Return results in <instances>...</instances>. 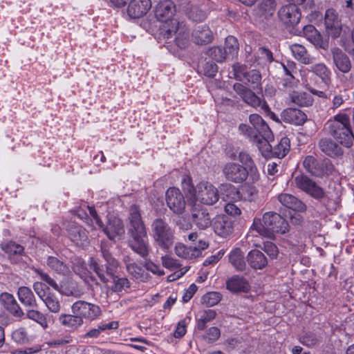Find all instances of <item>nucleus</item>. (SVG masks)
Masks as SVG:
<instances>
[{"mask_svg":"<svg viewBox=\"0 0 354 354\" xmlns=\"http://www.w3.org/2000/svg\"><path fill=\"white\" fill-rule=\"evenodd\" d=\"M68 236L77 246L84 247L88 243L86 230L82 226L72 225L68 230Z\"/></svg>","mask_w":354,"mask_h":354,"instance_id":"obj_26","label":"nucleus"},{"mask_svg":"<svg viewBox=\"0 0 354 354\" xmlns=\"http://www.w3.org/2000/svg\"><path fill=\"white\" fill-rule=\"evenodd\" d=\"M213 228L216 234L227 238L234 232V221L228 216H218L214 221Z\"/></svg>","mask_w":354,"mask_h":354,"instance_id":"obj_17","label":"nucleus"},{"mask_svg":"<svg viewBox=\"0 0 354 354\" xmlns=\"http://www.w3.org/2000/svg\"><path fill=\"white\" fill-rule=\"evenodd\" d=\"M307 70L319 77L321 82L326 86H328L331 84L332 73L330 69L325 64L317 63L313 64Z\"/></svg>","mask_w":354,"mask_h":354,"instance_id":"obj_23","label":"nucleus"},{"mask_svg":"<svg viewBox=\"0 0 354 354\" xmlns=\"http://www.w3.org/2000/svg\"><path fill=\"white\" fill-rule=\"evenodd\" d=\"M222 173L227 180L234 183H242L248 176L250 177L247 168L232 162H227L223 165Z\"/></svg>","mask_w":354,"mask_h":354,"instance_id":"obj_11","label":"nucleus"},{"mask_svg":"<svg viewBox=\"0 0 354 354\" xmlns=\"http://www.w3.org/2000/svg\"><path fill=\"white\" fill-rule=\"evenodd\" d=\"M234 90L243 99V100L252 107L261 105V99L250 89L240 83L234 84Z\"/></svg>","mask_w":354,"mask_h":354,"instance_id":"obj_20","label":"nucleus"},{"mask_svg":"<svg viewBox=\"0 0 354 354\" xmlns=\"http://www.w3.org/2000/svg\"><path fill=\"white\" fill-rule=\"evenodd\" d=\"M192 218L194 223L201 229L208 227L212 223L211 217L205 209L194 210Z\"/></svg>","mask_w":354,"mask_h":354,"instance_id":"obj_34","label":"nucleus"},{"mask_svg":"<svg viewBox=\"0 0 354 354\" xmlns=\"http://www.w3.org/2000/svg\"><path fill=\"white\" fill-rule=\"evenodd\" d=\"M317 161L313 156H307L304 160V166L306 169L312 175L319 176L322 171L317 168Z\"/></svg>","mask_w":354,"mask_h":354,"instance_id":"obj_49","label":"nucleus"},{"mask_svg":"<svg viewBox=\"0 0 354 354\" xmlns=\"http://www.w3.org/2000/svg\"><path fill=\"white\" fill-rule=\"evenodd\" d=\"M151 232L154 241L163 249L168 250L174 242V230L162 218H156L151 223Z\"/></svg>","mask_w":354,"mask_h":354,"instance_id":"obj_6","label":"nucleus"},{"mask_svg":"<svg viewBox=\"0 0 354 354\" xmlns=\"http://www.w3.org/2000/svg\"><path fill=\"white\" fill-rule=\"evenodd\" d=\"M126 269L129 274L136 280L145 282L149 279L148 273L134 262L127 263Z\"/></svg>","mask_w":354,"mask_h":354,"instance_id":"obj_36","label":"nucleus"},{"mask_svg":"<svg viewBox=\"0 0 354 354\" xmlns=\"http://www.w3.org/2000/svg\"><path fill=\"white\" fill-rule=\"evenodd\" d=\"M278 214L274 212H268L263 215L261 219L254 218L252 227L259 234L267 238H273L274 233L285 234L288 229L286 214L279 210Z\"/></svg>","mask_w":354,"mask_h":354,"instance_id":"obj_4","label":"nucleus"},{"mask_svg":"<svg viewBox=\"0 0 354 354\" xmlns=\"http://www.w3.org/2000/svg\"><path fill=\"white\" fill-rule=\"evenodd\" d=\"M151 7V0H132L128 6L127 12L131 18H139L145 15Z\"/></svg>","mask_w":354,"mask_h":354,"instance_id":"obj_19","label":"nucleus"},{"mask_svg":"<svg viewBox=\"0 0 354 354\" xmlns=\"http://www.w3.org/2000/svg\"><path fill=\"white\" fill-rule=\"evenodd\" d=\"M72 312L79 315L82 319L84 317L90 320L96 319L101 315L100 306L82 300H79L73 304Z\"/></svg>","mask_w":354,"mask_h":354,"instance_id":"obj_12","label":"nucleus"},{"mask_svg":"<svg viewBox=\"0 0 354 354\" xmlns=\"http://www.w3.org/2000/svg\"><path fill=\"white\" fill-rule=\"evenodd\" d=\"M333 63L337 68L343 73L351 71V62L349 57L339 48H334L331 50Z\"/></svg>","mask_w":354,"mask_h":354,"instance_id":"obj_22","label":"nucleus"},{"mask_svg":"<svg viewBox=\"0 0 354 354\" xmlns=\"http://www.w3.org/2000/svg\"><path fill=\"white\" fill-rule=\"evenodd\" d=\"M222 295L218 292H209L202 297V303L207 306H214L219 303Z\"/></svg>","mask_w":354,"mask_h":354,"instance_id":"obj_50","label":"nucleus"},{"mask_svg":"<svg viewBox=\"0 0 354 354\" xmlns=\"http://www.w3.org/2000/svg\"><path fill=\"white\" fill-rule=\"evenodd\" d=\"M305 0H289V23L297 24L300 20L301 14L296 5L301 4Z\"/></svg>","mask_w":354,"mask_h":354,"instance_id":"obj_44","label":"nucleus"},{"mask_svg":"<svg viewBox=\"0 0 354 354\" xmlns=\"http://www.w3.org/2000/svg\"><path fill=\"white\" fill-rule=\"evenodd\" d=\"M128 234L130 236L129 245L141 257L145 259L150 251V245L146 226L142 221L140 209L133 205L129 208Z\"/></svg>","mask_w":354,"mask_h":354,"instance_id":"obj_3","label":"nucleus"},{"mask_svg":"<svg viewBox=\"0 0 354 354\" xmlns=\"http://www.w3.org/2000/svg\"><path fill=\"white\" fill-rule=\"evenodd\" d=\"M275 7L274 0H263L258 5L256 10L257 15L260 17L267 19L273 15Z\"/></svg>","mask_w":354,"mask_h":354,"instance_id":"obj_39","label":"nucleus"},{"mask_svg":"<svg viewBox=\"0 0 354 354\" xmlns=\"http://www.w3.org/2000/svg\"><path fill=\"white\" fill-rule=\"evenodd\" d=\"M176 13V6L171 0L160 1L154 8L155 17L159 21L165 23L161 28V34L165 28L171 27V21H176L173 17Z\"/></svg>","mask_w":354,"mask_h":354,"instance_id":"obj_9","label":"nucleus"},{"mask_svg":"<svg viewBox=\"0 0 354 354\" xmlns=\"http://www.w3.org/2000/svg\"><path fill=\"white\" fill-rule=\"evenodd\" d=\"M46 264L52 270L59 274L66 275L70 272L68 266L55 257H48Z\"/></svg>","mask_w":354,"mask_h":354,"instance_id":"obj_37","label":"nucleus"},{"mask_svg":"<svg viewBox=\"0 0 354 354\" xmlns=\"http://www.w3.org/2000/svg\"><path fill=\"white\" fill-rule=\"evenodd\" d=\"M319 147L322 152L332 158L339 157L344 153L342 148L329 138L320 140Z\"/></svg>","mask_w":354,"mask_h":354,"instance_id":"obj_25","label":"nucleus"},{"mask_svg":"<svg viewBox=\"0 0 354 354\" xmlns=\"http://www.w3.org/2000/svg\"><path fill=\"white\" fill-rule=\"evenodd\" d=\"M247 261L254 269H263L268 264V260L263 252L258 250H251L248 256Z\"/></svg>","mask_w":354,"mask_h":354,"instance_id":"obj_28","label":"nucleus"},{"mask_svg":"<svg viewBox=\"0 0 354 354\" xmlns=\"http://www.w3.org/2000/svg\"><path fill=\"white\" fill-rule=\"evenodd\" d=\"M194 42L198 45L206 44L212 41L213 35L206 26H198L193 32Z\"/></svg>","mask_w":354,"mask_h":354,"instance_id":"obj_30","label":"nucleus"},{"mask_svg":"<svg viewBox=\"0 0 354 354\" xmlns=\"http://www.w3.org/2000/svg\"><path fill=\"white\" fill-rule=\"evenodd\" d=\"M224 50L227 56H235L238 54L239 45L237 39L234 36H228L225 39Z\"/></svg>","mask_w":354,"mask_h":354,"instance_id":"obj_46","label":"nucleus"},{"mask_svg":"<svg viewBox=\"0 0 354 354\" xmlns=\"http://www.w3.org/2000/svg\"><path fill=\"white\" fill-rule=\"evenodd\" d=\"M239 160L245 168H247L248 172L250 173V178L253 183L259 179V173L256 167L254 162L251 156L246 152L241 151L239 154Z\"/></svg>","mask_w":354,"mask_h":354,"instance_id":"obj_24","label":"nucleus"},{"mask_svg":"<svg viewBox=\"0 0 354 354\" xmlns=\"http://www.w3.org/2000/svg\"><path fill=\"white\" fill-rule=\"evenodd\" d=\"M347 100V95L345 92L340 91L335 94L332 100V106L330 109L335 111V109L340 107L344 102Z\"/></svg>","mask_w":354,"mask_h":354,"instance_id":"obj_57","label":"nucleus"},{"mask_svg":"<svg viewBox=\"0 0 354 354\" xmlns=\"http://www.w3.org/2000/svg\"><path fill=\"white\" fill-rule=\"evenodd\" d=\"M230 262L237 270L242 271L245 267L244 255L240 248L232 250L229 254Z\"/></svg>","mask_w":354,"mask_h":354,"instance_id":"obj_41","label":"nucleus"},{"mask_svg":"<svg viewBox=\"0 0 354 354\" xmlns=\"http://www.w3.org/2000/svg\"><path fill=\"white\" fill-rule=\"evenodd\" d=\"M289 210L304 212L306 210V205L301 201L289 194Z\"/></svg>","mask_w":354,"mask_h":354,"instance_id":"obj_52","label":"nucleus"},{"mask_svg":"<svg viewBox=\"0 0 354 354\" xmlns=\"http://www.w3.org/2000/svg\"><path fill=\"white\" fill-rule=\"evenodd\" d=\"M263 250L272 259L276 258L278 254L277 247L270 241L263 243Z\"/></svg>","mask_w":354,"mask_h":354,"instance_id":"obj_63","label":"nucleus"},{"mask_svg":"<svg viewBox=\"0 0 354 354\" xmlns=\"http://www.w3.org/2000/svg\"><path fill=\"white\" fill-rule=\"evenodd\" d=\"M174 250L177 256L185 259H194L200 257V250H195L193 247H187L182 243L176 244Z\"/></svg>","mask_w":354,"mask_h":354,"instance_id":"obj_35","label":"nucleus"},{"mask_svg":"<svg viewBox=\"0 0 354 354\" xmlns=\"http://www.w3.org/2000/svg\"><path fill=\"white\" fill-rule=\"evenodd\" d=\"M322 340L320 335L315 332H306L300 335L299 342L304 346L313 347L318 345Z\"/></svg>","mask_w":354,"mask_h":354,"instance_id":"obj_43","label":"nucleus"},{"mask_svg":"<svg viewBox=\"0 0 354 354\" xmlns=\"http://www.w3.org/2000/svg\"><path fill=\"white\" fill-rule=\"evenodd\" d=\"M207 55L217 62H223L227 57L226 51L221 46H214L207 51Z\"/></svg>","mask_w":354,"mask_h":354,"instance_id":"obj_48","label":"nucleus"},{"mask_svg":"<svg viewBox=\"0 0 354 354\" xmlns=\"http://www.w3.org/2000/svg\"><path fill=\"white\" fill-rule=\"evenodd\" d=\"M216 313L214 310H207L203 311L197 320V328L199 330H203L206 324L215 319Z\"/></svg>","mask_w":354,"mask_h":354,"instance_id":"obj_47","label":"nucleus"},{"mask_svg":"<svg viewBox=\"0 0 354 354\" xmlns=\"http://www.w3.org/2000/svg\"><path fill=\"white\" fill-rule=\"evenodd\" d=\"M291 102L299 106H308L313 104V99L305 92L293 91L290 95Z\"/></svg>","mask_w":354,"mask_h":354,"instance_id":"obj_42","label":"nucleus"},{"mask_svg":"<svg viewBox=\"0 0 354 354\" xmlns=\"http://www.w3.org/2000/svg\"><path fill=\"white\" fill-rule=\"evenodd\" d=\"M194 198L206 205H212L219 199L217 188L207 181H202L196 187Z\"/></svg>","mask_w":354,"mask_h":354,"instance_id":"obj_8","label":"nucleus"},{"mask_svg":"<svg viewBox=\"0 0 354 354\" xmlns=\"http://www.w3.org/2000/svg\"><path fill=\"white\" fill-rule=\"evenodd\" d=\"M306 120V115L299 109L289 107V124H303Z\"/></svg>","mask_w":354,"mask_h":354,"instance_id":"obj_45","label":"nucleus"},{"mask_svg":"<svg viewBox=\"0 0 354 354\" xmlns=\"http://www.w3.org/2000/svg\"><path fill=\"white\" fill-rule=\"evenodd\" d=\"M143 266L147 270L152 272L154 274L161 276L165 274L164 270L160 268V266L153 263L150 260H146Z\"/></svg>","mask_w":354,"mask_h":354,"instance_id":"obj_60","label":"nucleus"},{"mask_svg":"<svg viewBox=\"0 0 354 354\" xmlns=\"http://www.w3.org/2000/svg\"><path fill=\"white\" fill-rule=\"evenodd\" d=\"M289 84H291L292 86H297L299 80L297 77V72L295 71V69L296 68V64L293 62L289 61Z\"/></svg>","mask_w":354,"mask_h":354,"instance_id":"obj_62","label":"nucleus"},{"mask_svg":"<svg viewBox=\"0 0 354 354\" xmlns=\"http://www.w3.org/2000/svg\"><path fill=\"white\" fill-rule=\"evenodd\" d=\"M292 55L295 59L304 64H310L313 63V59L310 58L304 46L300 44H294L290 46Z\"/></svg>","mask_w":354,"mask_h":354,"instance_id":"obj_40","label":"nucleus"},{"mask_svg":"<svg viewBox=\"0 0 354 354\" xmlns=\"http://www.w3.org/2000/svg\"><path fill=\"white\" fill-rule=\"evenodd\" d=\"M328 133L340 145L349 148L354 142L351 121L346 113H338L328 120L326 124Z\"/></svg>","mask_w":354,"mask_h":354,"instance_id":"obj_5","label":"nucleus"},{"mask_svg":"<svg viewBox=\"0 0 354 354\" xmlns=\"http://www.w3.org/2000/svg\"><path fill=\"white\" fill-rule=\"evenodd\" d=\"M0 300L4 308L15 317L21 318L24 315L23 310L12 294L8 292L1 293Z\"/></svg>","mask_w":354,"mask_h":354,"instance_id":"obj_18","label":"nucleus"},{"mask_svg":"<svg viewBox=\"0 0 354 354\" xmlns=\"http://www.w3.org/2000/svg\"><path fill=\"white\" fill-rule=\"evenodd\" d=\"M0 248L11 259H17L24 254V247L12 241L0 243Z\"/></svg>","mask_w":354,"mask_h":354,"instance_id":"obj_29","label":"nucleus"},{"mask_svg":"<svg viewBox=\"0 0 354 354\" xmlns=\"http://www.w3.org/2000/svg\"><path fill=\"white\" fill-rule=\"evenodd\" d=\"M249 121L254 129L246 124H241L239 127V131L250 141L257 145L264 157L271 156L272 149L270 142L274 140V135L270 128L258 114H251Z\"/></svg>","mask_w":354,"mask_h":354,"instance_id":"obj_2","label":"nucleus"},{"mask_svg":"<svg viewBox=\"0 0 354 354\" xmlns=\"http://www.w3.org/2000/svg\"><path fill=\"white\" fill-rule=\"evenodd\" d=\"M226 288L231 292H248L250 286L248 281L243 277L234 275L226 281Z\"/></svg>","mask_w":354,"mask_h":354,"instance_id":"obj_21","label":"nucleus"},{"mask_svg":"<svg viewBox=\"0 0 354 354\" xmlns=\"http://www.w3.org/2000/svg\"><path fill=\"white\" fill-rule=\"evenodd\" d=\"M35 273L39 277V278L45 281L49 286L52 287L54 290H59V286L58 283L50 277V275L40 269H35Z\"/></svg>","mask_w":354,"mask_h":354,"instance_id":"obj_54","label":"nucleus"},{"mask_svg":"<svg viewBox=\"0 0 354 354\" xmlns=\"http://www.w3.org/2000/svg\"><path fill=\"white\" fill-rule=\"evenodd\" d=\"M258 191L254 187H248L243 189L242 198L249 201H254L257 196Z\"/></svg>","mask_w":354,"mask_h":354,"instance_id":"obj_64","label":"nucleus"},{"mask_svg":"<svg viewBox=\"0 0 354 354\" xmlns=\"http://www.w3.org/2000/svg\"><path fill=\"white\" fill-rule=\"evenodd\" d=\"M236 78L240 81L243 80L241 78V75L247 82L251 83L252 84L258 85L261 82V76L259 71L252 70L249 72H244L243 68L241 67L238 70L234 68Z\"/></svg>","mask_w":354,"mask_h":354,"instance_id":"obj_32","label":"nucleus"},{"mask_svg":"<svg viewBox=\"0 0 354 354\" xmlns=\"http://www.w3.org/2000/svg\"><path fill=\"white\" fill-rule=\"evenodd\" d=\"M57 291L64 295L76 298L80 297L84 293L83 290L75 282L71 281L64 282Z\"/></svg>","mask_w":354,"mask_h":354,"instance_id":"obj_31","label":"nucleus"},{"mask_svg":"<svg viewBox=\"0 0 354 354\" xmlns=\"http://www.w3.org/2000/svg\"><path fill=\"white\" fill-rule=\"evenodd\" d=\"M162 263L165 268H168L169 270H175L180 266L178 260L169 256L162 257Z\"/></svg>","mask_w":354,"mask_h":354,"instance_id":"obj_61","label":"nucleus"},{"mask_svg":"<svg viewBox=\"0 0 354 354\" xmlns=\"http://www.w3.org/2000/svg\"><path fill=\"white\" fill-rule=\"evenodd\" d=\"M288 145V139L286 138H283L281 140V142L277 145V147L274 149V154L279 158H283L286 155V146Z\"/></svg>","mask_w":354,"mask_h":354,"instance_id":"obj_59","label":"nucleus"},{"mask_svg":"<svg viewBox=\"0 0 354 354\" xmlns=\"http://www.w3.org/2000/svg\"><path fill=\"white\" fill-rule=\"evenodd\" d=\"M17 296L19 301L26 307L37 308L38 304L32 290L27 286L18 288Z\"/></svg>","mask_w":354,"mask_h":354,"instance_id":"obj_27","label":"nucleus"},{"mask_svg":"<svg viewBox=\"0 0 354 354\" xmlns=\"http://www.w3.org/2000/svg\"><path fill=\"white\" fill-rule=\"evenodd\" d=\"M295 183L299 189L317 200H321L325 196L322 187L316 184L306 176L299 175L295 177Z\"/></svg>","mask_w":354,"mask_h":354,"instance_id":"obj_13","label":"nucleus"},{"mask_svg":"<svg viewBox=\"0 0 354 354\" xmlns=\"http://www.w3.org/2000/svg\"><path fill=\"white\" fill-rule=\"evenodd\" d=\"M171 27L164 29V32L162 33L163 37L169 39L176 35L175 42L176 44L181 49H185L189 44V34L188 29L183 24H180L177 21H171Z\"/></svg>","mask_w":354,"mask_h":354,"instance_id":"obj_10","label":"nucleus"},{"mask_svg":"<svg viewBox=\"0 0 354 354\" xmlns=\"http://www.w3.org/2000/svg\"><path fill=\"white\" fill-rule=\"evenodd\" d=\"M166 201L167 206L175 214L183 213L186 202L183 194L179 189L170 187L166 192Z\"/></svg>","mask_w":354,"mask_h":354,"instance_id":"obj_14","label":"nucleus"},{"mask_svg":"<svg viewBox=\"0 0 354 354\" xmlns=\"http://www.w3.org/2000/svg\"><path fill=\"white\" fill-rule=\"evenodd\" d=\"M112 248L113 245L111 243L107 241H102L100 251L106 263L102 265L98 261L91 259L90 266L102 282L106 283L111 279L113 281V284L111 289L113 292L127 291L131 286L130 282L125 277H118L115 275L119 263L111 254V249Z\"/></svg>","mask_w":354,"mask_h":354,"instance_id":"obj_1","label":"nucleus"},{"mask_svg":"<svg viewBox=\"0 0 354 354\" xmlns=\"http://www.w3.org/2000/svg\"><path fill=\"white\" fill-rule=\"evenodd\" d=\"M189 18L194 21H201L205 17V15L196 6H193L191 8L190 10L188 12Z\"/></svg>","mask_w":354,"mask_h":354,"instance_id":"obj_58","label":"nucleus"},{"mask_svg":"<svg viewBox=\"0 0 354 354\" xmlns=\"http://www.w3.org/2000/svg\"><path fill=\"white\" fill-rule=\"evenodd\" d=\"M59 322L62 325L71 330H75L83 324L82 319L77 315H61L59 317Z\"/></svg>","mask_w":354,"mask_h":354,"instance_id":"obj_38","label":"nucleus"},{"mask_svg":"<svg viewBox=\"0 0 354 354\" xmlns=\"http://www.w3.org/2000/svg\"><path fill=\"white\" fill-rule=\"evenodd\" d=\"M225 192L227 200L239 201L242 199V194L233 185H226Z\"/></svg>","mask_w":354,"mask_h":354,"instance_id":"obj_55","label":"nucleus"},{"mask_svg":"<svg viewBox=\"0 0 354 354\" xmlns=\"http://www.w3.org/2000/svg\"><path fill=\"white\" fill-rule=\"evenodd\" d=\"M111 241L124 234L125 230L122 221L117 217H109L106 225L99 227Z\"/></svg>","mask_w":354,"mask_h":354,"instance_id":"obj_16","label":"nucleus"},{"mask_svg":"<svg viewBox=\"0 0 354 354\" xmlns=\"http://www.w3.org/2000/svg\"><path fill=\"white\" fill-rule=\"evenodd\" d=\"M324 24L326 33L333 38L338 37L342 32V23L336 11L328 9L325 13Z\"/></svg>","mask_w":354,"mask_h":354,"instance_id":"obj_15","label":"nucleus"},{"mask_svg":"<svg viewBox=\"0 0 354 354\" xmlns=\"http://www.w3.org/2000/svg\"><path fill=\"white\" fill-rule=\"evenodd\" d=\"M182 188L183 191L191 198H194L196 187L192 185V178L189 176H185L182 180Z\"/></svg>","mask_w":354,"mask_h":354,"instance_id":"obj_56","label":"nucleus"},{"mask_svg":"<svg viewBox=\"0 0 354 354\" xmlns=\"http://www.w3.org/2000/svg\"><path fill=\"white\" fill-rule=\"evenodd\" d=\"M33 290L50 312L58 313L60 311L61 301L59 297L51 292L49 287L45 283L39 281L35 282Z\"/></svg>","mask_w":354,"mask_h":354,"instance_id":"obj_7","label":"nucleus"},{"mask_svg":"<svg viewBox=\"0 0 354 354\" xmlns=\"http://www.w3.org/2000/svg\"><path fill=\"white\" fill-rule=\"evenodd\" d=\"M26 317L32 319L44 327L47 326L45 315L40 311L35 309H30L26 311Z\"/></svg>","mask_w":354,"mask_h":354,"instance_id":"obj_51","label":"nucleus"},{"mask_svg":"<svg viewBox=\"0 0 354 354\" xmlns=\"http://www.w3.org/2000/svg\"><path fill=\"white\" fill-rule=\"evenodd\" d=\"M118 328V322H109L108 323H102L97 328H92L84 335V338H97L102 332L116 329Z\"/></svg>","mask_w":354,"mask_h":354,"instance_id":"obj_33","label":"nucleus"},{"mask_svg":"<svg viewBox=\"0 0 354 354\" xmlns=\"http://www.w3.org/2000/svg\"><path fill=\"white\" fill-rule=\"evenodd\" d=\"M12 339L18 344H24L28 341V333L24 328H19L12 333Z\"/></svg>","mask_w":354,"mask_h":354,"instance_id":"obj_53","label":"nucleus"}]
</instances>
